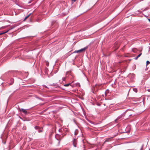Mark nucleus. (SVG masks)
<instances>
[{"label": "nucleus", "mask_w": 150, "mask_h": 150, "mask_svg": "<svg viewBox=\"0 0 150 150\" xmlns=\"http://www.w3.org/2000/svg\"><path fill=\"white\" fill-rule=\"evenodd\" d=\"M149 64H150V62L148 61H146V65Z\"/></svg>", "instance_id": "f8f14e48"}, {"label": "nucleus", "mask_w": 150, "mask_h": 150, "mask_svg": "<svg viewBox=\"0 0 150 150\" xmlns=\"http://www.w3.org/2000/svg\"><path fill=\"white\" fill-rule=\"evenodd\" d=\"M87 47H86L84 48H82L80 50H76L74 52L75 53H79L80 52H81L83 51H84L86 49H87Z\"/></svg>", "instance_id": "f257e3e1"}, {"label": "nucleus", "mask_w": 150, "mask_h": 150, "mask_svg": "<svg viewBox=\"0 0 150 150\" xmlns=\"http://www.w3.org/2000/svg\"><path fill=\"white\" fill-rule=\"evenodd\" d=\"M7 30V31L5 32H3L2 33H0V35H2L3 34H5V33H7L9 30Z\"/></svg>", "instance_id": "423d86ee"}, {"label": "nucleus", "mask_w": 150, "mask_h": 150, "mask_svg": "<svg viewBox=\"0 0 150 150\" xmlns=\"http://www.w3.org/2000/svg\"><path fill=\"white\" fill-rule=\"evenodd\" d=\"M6 27V26L2 27L0 28V30H1L2 29H4V28H5Z\"/></svg>", "instance_id": "9d476101"}, {"label": "nucleus", "mask_w": 150, "mask_h": 150, "mask_svg": "<svg viewBox=\"0 0 150 150\" xmlns=\"http://www.w3.org/2000/svg\"><path fill=\"white\" fill-rule=\"evenodd\" d=\"M72 0L73 1H75L76 0Z\"/></svg>", "instance_id": "aec40b11"}, {"label": "nucleus", "mask_w": 150, "mask_h": 150, "mask_svg": "<svg viewBox=\"0 0 150 150\" xmlns=\"http://www.w3.org/2000/svg\"><path fill=\"white\" fill-rule=\"evenodd\" d=\"M76 86H80V83H76Z\"/></svg>", "instance_id": "ddd939ff"}, {"label": "nucleus", "mask_w": 150, "mask_h": 150, "mask_svg": "<svg viewBox=\"0 0 150 150\" xmlns=\"http://www.w3.org/2000/svg\"><path fill=\"white\" fill-rule=\"evenodd\" d=\"M142 54L141 53H140L139 54L137 57L139 58V57L141 55H142Z\"/></svg>", "instance_id": "4468645a"}, {"label": "nucleus", "mask_w": 150, "mask_h": 150, "mask_svg": "<svg viewBox=\"0 0 150 150\" xmlns=\"http://www.w3.org/2000/svg\"><path fill=\"white\" fill-rule=\"evenodd\" d=\"M77 140L76 139H74V140H73V145L75 147H76L77 146Z\"/></svg>", "instance_id": "7ed1b4c3"}, {"label": "nucleus", "mask_w": 150, "mask_h": 150, "mask_svg": "<svg viewBox=\"0 0 150 150\" xmlns=\"http://www.w3.org/2000/svg\"><path fill=\"white\" fill-rule=\"evenodd\" d=\"M31 13H30V14H29L27 16H26V17H25V18L24 19V20H25L26 19H27L30 16V15H31Z\"/></svg>", "instance_id": "6e6552de"}, {"label": "nucleus", "mask_w": 150, "mask_h": 150, "mask_svg": "<svg viewBox=\"0 0 150 150\" xmlns=\"http://www.w3.org/2000/svg\"><path fill=\"white\" fill-rule=\"evenodd\" d=\"M37 127L36 126V127H35V129H36V128H37Z\"/></svg>", "instance_id": "6ab92c4d"}, {"label": "nucleus", "mask_w": 150, "mask_h": 150, "mask_svg": "<svg viewBox=\"0 0 150 150\" xmlns=\"http://www.w3.org/2000/svg\"><path fill=\"white\" fill-rule=\"evenodd\" d=\"M19 109L20 112H22L25 114H26L27 113V111L26 110L23 108H19Z\"/></svg>", "instance_id": "f03ea898"}, {"label": "nucleus", "mask_w": 150, "mask_h": 150, "mask_svg": "<svg viewBox=\"0 0 150 150\" xmlns=\"http://www.w3.org/2000/svg\"><path fill=\"white\" fill-rule=\"evenodd\" d=\"M109 92V91L108 90H106L105 92V96H107V93H108Z\"/></svg>", "instance_id": "1a4fd4ad"}, {"label": "nucleus", "mask_w": 150, "mask_h": 150, "mask_svg": "<svg viewBox=\"0 0 150 150\" xmlns=\"http://www.w3.org/2000/svg\"><path fill=\"white\" fill-rule=\"evenodd\" d=\"M119 119V118L118 117L115 120V121L116 122V121L118 120V119Z\"/></svg>", "instance_id": "dca6fc26"}, {"label": "nucleus", "mask_w": 150, "mask_h": 150, "mask_svg": "<svg viewBox=\"0 0 150 150\" xmlns=\"http://www.w3.org/2000/svg\"><path fill=\"white\" fill-rule=\"evenodd\" d=\"M11 81H13V79H11Z\"/></svg>", "instance_id": "a211bd4d"}, {"label": "nucleus", "mask_w": 150, "mask_h": 150, "mask_svg": "<svg viewBox=\"0 0 150 150\" xmlns=\"http://www.w3.org/2000/svg\"><path fill=\"white\" fill-rule=\"evenodd\" d=\"M112 138H107L106 139V140L105 141V142H104V143L106 142H109V141H110V139Z\"/></svg>", "instance_id": "39448f33"}, {"label": "nucleus", "mask_w": 150, "mask_h": 150, "mask_svg": "<svg viewBox=\"0 0 150 150\" xmlns=\"http://www.w3.org/2000/svg\"><path fill=\"white\" fill-rule=\"evenodd\" d=\"M138 58V57L137 56V57H136L134 59H136V60H137V59Z\"/></svg>", "instance_id": "2eb2a0df"}, {"label": "nucleus", "mask_w": 150, "mask_h": 150, "mask_svg": "<svg viewBox=\"0 0 150 150\" xmlns=\"http://www.w3.org/2000/svg\"><path fill=\"white\" fill-rule=\"evenodd\" d=\"M148 20L149 21V22H150V19H148Z\"/></svg>", "instance_id": "f3484780"}, {"label": "nucleus", "mask_w": 150, "mask_h": 150, "mask_svg": "<svg viewBox=\"0 0 150 150\" xmlns=\"http://www.w3.org/2000/svg\"><path fill=\"white\" fill-rule=\"evenodd\" d=\"M71 84V83H69L67 84H64V86L66 87H67L69 86V85H70Z\"/></svg>", "instance_id": "0eeeda50"}, {"label": "nucleus", "mask_w": 150, "mask_h": 150, "mask_svg": "<svg viewBox=\"0 0 150 150\" xmlns=\"http://www.w3.org/2000/svg\"><path fill=\"white\" fill-rule=\"evenodd\" d=\"M133 91L134 92H137V89H136V88H134L133 89Z\"/></svg>", "instance_id": "9b49d317"}, {"label": "nucleus", "mask_w": 150, "mask_h": 150, "mask_svg": "<svg viewBox=\"0 0 150 150\" xmlns=\"http://www.w3.org/2000/svg\"><path fill=\"white\" fill-rule=\"evenodd\" d=\"M78 132V130L77 129H76L74 132V135H76L77 134Z\"/></svg>", "instance_id": "20e7f679"}]
</instances>
